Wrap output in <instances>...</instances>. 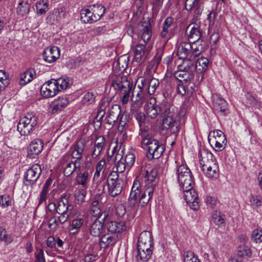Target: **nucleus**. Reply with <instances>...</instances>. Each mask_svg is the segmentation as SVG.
<instances>
[{
    "instance_id": "nucleus-1",
    "label": "nucleus",
    "mask_w": 262,
    "mask_h": 262,
    "mask_svg": "<svg viewBox=\"0 0 262 262\" xmlns=\"http://www.w3.org/2000/svg\"><path fill=\"white\" fill-rule=\"evenodd\" d=\"M191 45L187 42H181V72H192L193 60L200 54L198 50L192 52Z\"/></svg>"
},
{
    "instance_id": "nucleus-2",
    "label": "nucleus",
    "mask_w": 262,
    "mask_h": 262,
    "mask_svg": "<svg viewBox=\"0 0 262 262\" xmlns=\"http://www.w3.org/2000/svg\"><path fill=\"white\" fill-rule=\"evenodd\" d=\"M111 86L122 95V103L123 104H126L128 101L133 88V84L127 78L123 76H116L113 79Z\"/></svg>"
},
{
    "instance_id": "nucleus-3",
    "label": "nucleus",
    "mask_w": 262,
    "mask_h": 262,
    "mask_svg": "<svg viewBox=\"0 0 262 262\" xmlns=\"http://www.w3.org/2000/svg\"><path fill=\"white\" fill-rule=\"evenodd\" d=\"M140 135L142 143L147 146L148 158L152 159L160 157L164 151L163 145H160L158 140L152 139L151 135L147 134L145 130Z\"/></svg>"
},
{
    "instance_id": "nucleus-4",
    "label": "nucleus",
    "mask_w": 262,
    "mask_h": 262,
    "mask_svg": "<svg viewBox=\"0 0 262 262\" xmlns=\"http://www.w3.org/2000/svg\"><path fill=\"white\" fill-rule=\"evenodd\" d=\"M37 124V117L33 113H28L20 119L17 130L21 135L26 136L35 129Z\"/></svg>"
},
{
    "instance_id": "nucleus-5",
    "label": "nucleus",
    "mask_w": 262,
    "mask_h": 262,
    "mask_svg": "<svg viewBox=\"0 0 262 262\" xmlns=\"http://www.w3.org/2000/svg\"><path fill=\"white\" fill-rule=\"evenodd\" d=\"M141 82L137 85H135L132 92L131 100L135 103L142 104L144 102L147 96L148 91L147 85L144 83L145 79L143 77L140 78L137 82Z\"/></svg>"
},
{
    "instance_id": "nucleus-6",
    "label": "nucleus",
    "mask_w": 262,
    "mask_h": 262,
    "mask_svg": "<svg viewBox=\"0 0 262 262\" xmlns=\"http://www.w3.org/2000/svg\"><path fill=\"white\" fill-rule=\"evenodd\" d=\"M208 141L211 146H214L216 151L223 150L226 145L225 135L220 130L211 132L208 136Z\"/></svg>"
},
{
    "instance_id": "nucleus-7",
    "label": "nucleus",
    "mask_w": 262,
    "mask_h": 262,
    "mask_svg": "<svg viewBox=\"0 0 262 262\" xmlns=\"http://www.w3.org/2000/svg\"><path fill=\"white\" fill-rule=\"evenodd\" d=\"M81 164V162L70 159L69 155H64L60 160V165L63 168V174L66 177H69L74 172L79 171Z\"/></svg>"
},
{
    "instance_id": "nucleus-8",
    "label": "nucleus",
    "mask_w": 262,
    "mask_h": 262,
    "mask_svg": "<svg viewBox=\"0 0 262 262\" xmlns=\"http://www.w3.org/2000/svg\"><path fill=\"white\" fill-rule=\"evenodd\" d=\"M173 111L174 107L171 106L168 110H165L162 113V122L161 127L162 129H167L170 127L171 129H172V131L174 132L173 127L176 122H173V120L175 121L176 118H179V116L180 114V111L177 110V113L175 116L174 114H171Z\"/></svg>"
},
{
    "instance_id": "nucleus-9",
    "label": "nucleus",
    "mask_w": 262,
    "mask_h": 262,
    "mask_svg": "<svg viewBox=\"0 0 262 262\" xmlns=\"http://www.w3.org/2000/svg\"><path fill=\"white\" fill-rule=\"evenodd\" d=\"M183 198L190 209L198 210L200 208L198 194L193 188L183 191Z\"/></svg>"
},
{
    "instance_id": "nucleus-10",
    "label": "nucleus",
    "mask_w": 262,
    "mask_h": 262,
    "mask_svg": "<svg viewBox=\"0 0 262 262\" xmlns=\"http://www.w3.org/2000/svg\"><path fill=\"white\" fill-rule=\"evenodd\" d=\"M41 172L40 166L35 164L30 167L25 172L24 179L26 185H31L35 183Z\"/></svg>"
},
{
    "instance_id": "nucleus-11",
    "label": "nucleus",
    "mask_w": 262,
    "mask_h": 262,
    "mask_svg": "<svg viewBox=\"0 0 262 262\" xmlns=\"http://www.w3.org/2000/svg\"><path fill=\"white\" fill-rule=\"evenodd\" d=\"M73 206L69 204V200L66 197H62L58 202L57 213L62 216V219H68L71 214Z\"/></svg>"
},
{
    "instance_id": "nucleus-12",
    "label": "nucleus",
    "mask_w": 262,
    "mask_h": 262,
    "mask_svg": "<svg viewBox=\"0 0 262 262\" xmlns=\"http://www.w3.org/2000/svg\"><path fill=\"white\" fill-rule=\"evenodd\" d=\"M111 176L114 178H111V181H113L112 184L108 183V188L110 194L113 196L115 197L119 194L122 190L123 188V181L118 179L117 173L116 172H112Z\"/></svg>"
},
{
    "instance_id": "nucleus-13",
    "label": "nucleus",
    "mask_w": 262,
    "mask_h": 262,
    "mask_svg": "<svg viewBox=\"0 0 262 262\" xmlns=\"http://www.w3.org/2000/svg\"><path fill=\"white\" fill-rule=\"evenodd\" d=\"M53 79L45 82L41 87L40 93L46 98L54 96L60 91L58 86L54 83Z\"/></svg>"
},
{
    "instance_id": "nucleus-14",
    "label": "nucleus",
    "mask_w": 262,
    "mask_h": 262,
    "mask_svg": "<svg viewBox=\"0 0 262 262\" xmlns=\"http://www.w3.org/2000/svg\"><path fill=\"white\" fill-rule=\"evenodd\" d=\"M198 159L201 169H204V166L216 161L213 155L207 149L201 148L198 154Z\"/></svg>"
},
{
    "instance_id": "nucleus-15",
    "label": "nucleus",
    "mask_w": 262,
    "mask_h": 262,
    "mask_svg": "<svg viewBox=\"0 0 262 262\" xmlns=\"http://www.w3.org/2000/svg\"><path fill=\"white\" fill-rule=\"evenodd\" d=\"M88 164V162L86 163L84 169L80 170L79 171L76 172L77 176L75 178V181L78 184L81 185L83 187L87 185L88 182L93 172V168H89Z\"/></svg>"
},
{
    "instance_id": "nucleus-16",
    "label": "nucleus",
    "mask_w": 262,
    "mask_h": 262,
    "mask_svg": "<svg viewBox=\"0 0 262 262\" xmlns=\"http://www.w3.org/2000/svg\"><path fill=\"white\" fill-rule=\"evenodd\" d=\"M43 146V143L41 140H34L28 148V157L31 159L35 158L42 150Z\"/></svg>"
},
{
    "instance_id": "nucleus-17",
    "label": "nucleus",
    "mask_w": 262,
    "mask_h": 262,
    "mask_svg": "<svg viewBox=\"0 0 262 262\" xmlns=\"http://www.w3.org/2000/svg\"><path fill=\"white\" fill-rule=\"evenodd\" d=\"M150 50L149 46L146 47L142 43L137 45L134 49L135 61L139 62H143L146 59Z\"/></svg>"
},
{
    "instance_id": "nucleus-18",
    "label": "nucleus",
    "mask_w": 262,
    "mask_h": 262,
    "mask_svg": "<svg viewBox=\"0 0 262 262\" xmlns=\"http://www.w3.org/2000/svg\"><path fill=\"white\" fill-rule=\"evenodd\" d=\"M121 113V107L118 104H114L108 110L105 121L110 125H113L119 119Z\"/></svg>"
},
{
    "instance_id": "nucleus-19",
    "label": "nucleus",
    "mask_w": 262,
    "mask_h": 262,
    "mask_svg": "<svg viewBox=\"0 0 262 262\" xmlns=\"http://www.w3.org/2000/svg\"><path fill=\"white\" fill-rule=\"evenodd\" d=\"M85 147V144L82 141H78L72 145L71 149V157L75 161L81 162Z\"/></svg>"
},
{
    "instance_id": "nucleus-20",
    "label": "nucleus",
    "mask_w": 262,
    "mask_h": 262,
    "mask_svg": "<svg viewBox=\"0 0 262 262\" xmlns=\"http://www.w3.org/2000/svg\"><path fill=\"white\" fill-rule=\"evenodd\" d=\"M186 33L190 43H194L201 37V32L197 24H190L187 28Z\"/></svg>"
},
{
    "instance_id": "nucleus-21",
    "label": "nucleus",
    "mask_w": 262,
    "mask_h": 262,
    "mask_svg": "<svg viewBox=\"0 0 262 262\" xmlns=\"http://www.w3.org/2000/svg\"><path fill=\"white\" fill-rule=\"evenodd\" d=\"M60 56L59 49L57 47L46 49L43 52V59L49 63L53 62Z\"/></svg>"
},
{
    "instance_id": "nucleus-22",
    "label": "nucleus",
    "mask_w": 262,
    "mask_h": 262,
    "mask_svg": "<svg viewBox=\"0 0 262 262\" xmlns=\"http://www.w3.org/2000/svg\"><path fill=\"white\" fill-rule=\"evenodd\" d=\"M194 183L190 170L186 169L183 174H181V190L183 191L193 188Z\"/></svg>"
},
{
    "instance_id": "nucleus-23",
    "label": "nucleus",
    "mask_w": 262,
    "mask_h": 262,
    "mask_svg": "<svg viewBox=\"0 0 262 262\" xmlns=\"http://www.w3.org/2000/svg\"><path fill=\"white\" fill-rule=\"evenodd\" d=\"M213 108L217 113H224L227 110V103L217 95L212 96Z\"/></svg>"
},
{
    "instance_id": "nucleus-24",
    "label": "nucleus",
    "mask_w": 262,
    "mask_h": 262,
    "mask_svg": "<svg viewBox=\"0 0 262 262\" xmlns=\"http://www.w3.org/2000/svg\"><path fill=\"white\" fill-rule=\"evenodd\" d=\"M154 191V185L146 187L140 198L138 205V207H143L148 204L150 199L152 197Z\"/></svg>"
},
{
    "instance_id": "nucleus-25",
    "label": "nucleus",
    "mask_w": 262,
    "mask_h": 262,
    "mask_svg": "<svg viewBox=\"0 0 262 262\" xmlns=\"http://www.w3.org/2000/svg\"><path fill=\"white\" fill-rule=\"evenodd\" d=\"M137 245H140L142 248H145V246L154 248L151 233L148 231H144L141 232L139 235Z\"/></svg>"
},
{
    "instance_id": "nucleus-26",
    "label": "nucleus",
    "mask_w": 262,
    "mask_h": 262,
    "mask_svg": "<svg viewBox=\"0 0 262 262\" xmlns=\"http://www.w3.org/2000/svg\"><path fill=\"white\" fill-rule=\"evenodd\" d=\"M204 174L209 178H217L219 176V167L217 161L212 162L202 169Z\"/></svg>"
},
{
    "instance_id": "nucleus-27",
    "label": "nucleus",
    "mask_w": 262,
    "mask_h": 262,
    "mask_svg": "<svg viewBox=\"0 0 262 262\" xmlns=\"http://www.w3.org/2000/svg\"><path fill=\"white\" fill-rule=\"evenodd\" d=\"M106 228L109 233L116 234L126 229V226L123 222L110 221L106 224Z\"/></svg>"
},
{
    "instance_id": "nucleus-28",
    "label": "nucleus",
    "mask_w": 262,
    "mask_h": 262,
    "mask_svg": "<svg viewBox=\"0 0 262 262\" xmlns=\"http://www.w3.org/2000/svg\"><path fill=\"white\" fill-rule=\"evenodd\" d=\"M117 238L118 236L116 234L112 235L109 232L104 234L100 239V246L104 248L113 246L116 244Z\"/></svg>"
},
{
    "instance_id": "nucleus-29",
    "label": "nucleus",
    "mask_w": 262,
    "mask_h": 262,
    "mask_svg": "<svg viewBox=\"0 0 262 262\" xmlns=\"http://www.w3.org/2000/svg\"><path fill=\"white\" fill-rule=\"evenodd\" d=\"M69 101L66 96L59 97L58 99H55L51 104L52 113H55L58 111L62 110L66 107L69 104Z\"/></svg>"
},
{
    "instance_id": "nucleus-30",
    "label": "nucleus",
    "mask_w": 262,
    "mask_h": 262,
    "mask_svg": "<svg viewBox=\"0 0 262 262\" xmlns=\"http://www.w3.org/2000/svg\"><path fill=\"white\" fill-rule=\"evenodd\" d=\"M103 229V224L98 219L89 226L90 233L94 237H99Z\"/></svg>"
},
{
    "instance_id": "nucleus-31",
    "label": "nucleus",
    "mask_w": 262,
    "mask_h": 262,
    "mask_svg": "<svg viewBox=\"0 0 262 262\" xmlns=\"http://www.w3.org/2000/svg\"><path fill=\"white\" fill-rule=\"evenodd\" d=\"M201 0H186L185 8L187 10L193 11L196 15H200L203 10Z\"/></svg>"
},
{
    "instance_id": "nucleus-32",
    "label": "nucleus",
    "mask_w": 262,
    "mask_h": 262,
    "mask_svg": "<svg viewBox=\"0 0 262 262\" xmlns=\"http://www.w3.org/2000/svg\"><path fill=\"white\" fill-rule=\"evenodd\" d=\"M145 247L146 248H142L140 245H137V257H139L142 260L146 261L152 255L153 248L146 246Z\"/></svg>"
},
{
    "instance_id": "nucleus-33",
    "label": "nucleus",
    "mask_w": 262,
    "mask_h": 262,
    "mask_svg": "<svg viewBox=\"0 0 262 262\" xmlns=\"http://www.w3.org/2000/svg\"><path fill=\"white\" fill-rule=\"evenodd\" d=\"M157 176V171L155 169H150V171L147 170L144 176V181L146 183V187L152 185L156 186V178Z\"/></svg>"
},
{
    "instance_id": "nucleus-34",
    "label": "nucleus",
    "mask_w": 262,
    "mask_h": 262,
    "mask_svg": "<svg viewBox=\"0 0 262 262\" xmlns=\"http://www.w3.org/2000/svg\"><path fill=\"white\" fill-rule=\"evenodd\" d=\"M36 75L35 71L34 69H29L21 74L19 79V84L25 85L31 82Z\"/></svg>"
},
{
    "instance_id": "nucleus-35",
    "label": "nucleus",
    "mask_w": 262,
    "mask_h": 262,
    "mask_svg": "<svg viewBox=\"0 0 262 262\" xmlns=\"http://www.w3.org/2000/svg\"><path fill=\"white\" fill-rule=\"evenodd\" d=\"M93 15V20L97 21L103 15L105 12V8L101 4H95L90 6Z\"/></svg>"
},
{
    "instance_id": "nucleus-36",
    "label": "nucleus",
    "mask_w": 262,
    "mask_h": 262,
    "mask_svg": "<svg viewBox=\"0 0 262 262\" xmlns=\"http://www.w3.org/2000/svg\"><path fill=\"white\" fill-rule=\"evenodd\" d=\"M142 192L139 181L135 180L133 183L129 196L138 200Z\"/></svg>"
},
{
    "instance_id": "nucleus-37",
    "label": "nucleus",
    "mask_w": 262,
    "mask_h": 262,
    "mask_svg": "<svg viewBox=\"0 0 262 262\" xmlns=\"http://www.w3.org/2000/svg\"><path fill=\"white\" fill-rule=\"evenodd\" d=\"M202 252L204 253V258L210 261L219 257L217 252L210 247H204L202 249Z\"/></svg>"
},
{
    "instance_id": "nucleus-38",
    "label": "nucleus",
    "mask_w": 262,
    "mask_h": 262,
    "mask_svg": "<svg viewBox=\"0 0 262 262\" xmlns=\"http://www.w3.org/2000/svg\"><path fill=\"white\" fill-rule=\"evenodd\" d=\"M163 55V51L158 50L152 60L149 63L148 68L150 70L155 71L160 63Z\"/></svg>"
},
{
    "instance_id": "nucleus-39",
    "label": "nucleus",
    "mask_w": 262,
    "mask_h": 262,
    "mask_svg": "<svg viewBox=\"0 0 262 262\" xmlns=\"http://www.w3.org/2000/svg\"><path fill=\"white\" fill-rule=\"evenodd\" d=\"M61 216H59L58 217L55 215H53L50 218L48 221V226L51 230H55L57 227L59 226V224H63L65 223L68 220L64 219V220L62 219Z\"/></svg>"
},
{
    "instance_id": "nucleus-40",
    "label": "nucleus",
    "mask_w": 262,
    "mask_h": 262,
    "mask_svg": "<svg viewBox=\"0 0 262 262\" xmlns=\"http://www.w3.org/2000/svg\"><path fill=\"white\" fill-rule=\"evenodd\" d=\"M143 29L142 30V39L146 42L151 38L152 35L150 25L148 23L144 22L142 24Z\"/></svg>"
},
{
    "instance_id": "nucleus-41",
    "label": "nucleus",
    "mask_w": 262,
    "mask_h": 262,
    "mask_svg": "<svg viewBox=\"0 0 262 262\" xmlns=\"http://www.w3.org/2000/svg\"><path fill=\"white\" fill-rule=\"evenodd\" d=\"M161 111V108L158 105H155L151 102L147 105L146 113L151 118H156Z\"/></svg>"
},
{
    "instance_id": "nucleus-42",
    "label": "nucleus",
    "mask_w": 262,
    "mask_h": 262,
    "mask_svg": "<svg viewBox=\"0 0 262 262\" xmlns=\"http://www.w3.org/2000/svg\"><path fill=\"white\" fill-rule=\"evenodd\" d=\"M212 222L219 227L225 226V215L221 213V212L215 211L212 215Z\"/></svg>"
},
{
    "instance_id": "nucleus-43",
    "label": "nucleus",
    "mask_w": 262,
    "mask_h": 262,
    "mask_svg": "<svg viewBox=\"0 0 262 262\" xmlns=\"http://www.w3.org/2000/svg\"><path fill=\"white\" fill-rule=\"evenodd\" d=\"M48 6V0H41L37 2L36 4L37 13L40 15L45 14L49 9Z\"/></svg>"
},
{
    "instance_id": "nucleus-44",
    "label": "nucleus",
    "mask_w": 262,
    "mask_h": 262,
    "mask_svg": "<svg viewBox=\"0 0 262 262\" xmlns=\"http://www.w3.org/2000/svg\"><path fill=\"white\" fill-rule=\"evenodd\" d=\"M81 19L84 23H92L93 20V15L90 9H82L80 13Z\"/></svg>"
},
{
    "instance_id": "nucleus-45",
    "label": "nucleus",
    "mask_w": 262,
    "mask_h": 262,
    "mask_svg": "<svg viewBox=\"0 0 262 262\" xmlns=\"http://www.w3.org/2000/svg\"><path fill=\"white\" fill-rule=\"evenodd\" d=\"M30 4L26 1H21L18 5L16 8L18 14L24 16L29 13L30 11Z\"/></svg>"
},
{
    "instance_id": "nucleus-46",
    "label": "nucleus",
    "mask_w": 262,
    "mask_h": 262,
    "mask_svg": "<svg viewBox=\"0 0 262 262\" xmlns=\"http://www.w3.org/2000/svg\"><path fill=\"white\" fill-rule=\"evenodd\" d=\"M101 171L97 169L96 168V171L94 173L93 180L94 181H98V182H97L98 184L97 189L98 191L99 192V194L103 193L104 192L105 190V182L104 181H100L98 180L100 176V172Z\"/></svg>"
},
{
    "instance_id": "nucleus-47",
    "label": "nucleus",
    "mask_w": 262,
    "mask_h": 262,
    "mask_svg": "<svg viewBox=\"0 0 262 262\" xmlns=\"http://www.w3.org/2000/svg\"><path fill=\"white\" fill-rule=\"evenodd\" d=\"M209 63L208 59L205 57L200 58L196 62L195 69L199 72L206 70Z\"/></svg>"
},
{
    "instance_id": "nucleus-48",
    "label": "nucleus",
    "mask_w": 262,
    "mask_h": 262,
    "mask_svg": "<svg viewBox=\"0 0 262 262\" xmlns=\"http://www.w3.org/2000/svg\"><path fill=\"white\" fill-rule=\"evenodd\" d=\"M147 85V90L148 93L151 95H153L154 93L156 91V90L157 88V86L159 84V81L158 79L156 78H152L149 82L147 81L145 79V82Z\"/></svg>"
},
{
    "instance_id": "nucleus-49",
    "label": "nucleus",
    "mask_w": 262,
    "mask_h": 262,
    "mask_svg": "<svg viewBox=\"0 0 262 262\" xmlns=\"http://www.w3.org/2000/svg\"><path fill=\"white\" fill-rule=\"evenodd\" d=\"M128 58L125 56L120 57L114 66L118 68L120 71H124L128 65Z\"/></svg>"
},
{
    "instance_id": "nucleus-50",
    "label": "nucleus",
    "mask_w": 262,
    "mask_h": 262,
    "mask_svg": "<svg viewBox=\"0 0 262 262\" xmlns=\"http://www.w3.org/2000/svg\"><path fill=\"white\" fill-rule=\"evenodd\" d=\"M53 81L55 82V85L60 88V91L67 89L70 84L69 79L63 77L59 78L57 80L53 79Z\"/></svg>"
},
{
    "instance_id": "nucleus-51",
    "label": "nucleus",
    "mask_w": 262,
    "mask_h": 262,
    "mask_svg": "<svg viewBox=\"0 0 262 262\" xmlns=\"http://www.w3.org/2000/svg\"><path fill=\"white\" fill-rule=\"evenodd\" d=\"M91 213L94 216L102 215L101 210L100 208L99 202L97 200L94 201L92 203Z\"/></svg>"
},
{
    "instance_id": "nucleus-52",
    "label": "nucleus",
    "mask_w": 262,
    "mask_h": 262,
    "mask_svg": "<svg viewBox=\"0 0 262 262\" xmlns=\"http://www.w3.org/2000/svg\"><path fill=\"white\" fill-rule=\"evenodd\" d=\"M237 255L242 257H249L251 255L250 249L246 246L242 245L238 247Z\"/></svg>"
},
{
    "instance_id": "nucleus-53",
    "label": "nucleus",
    "mask_w": 262,
    "mask_h": 262,
    "mask_svg": "<svg viewBox=\"0 0 262 262\" xmlns=\"http://www.w3.org/2000/svg\"><path fill=\"white\" fill-rule=\"evenodd\" d=\"M251 238L256 243L262 242V228L257 227L252 232Z\"/></svg>"
},
{
    "instance_id": "nucleus-54",
    "label": "nucleus",
    "mask_w": 262,
    "mask_h": 262,
    "mask_svg": "<svg viewBox=\"0 0 262 262\" xmlns=\"http://www.w3.org/2000/svg\"><path fill=\"white\" fill-rule=\"evenodd\" d=\"M184 73H181V78H183V80H181V85H182L183 90L184 92V94L186 93V89L185 84L188 81H189L191 78L192 77V72H182Z\"/></svg>"
},
{
    "instance_id": "nucleus-55",
    "label": "nucleus",
    "mask_w": 262,
    "mask_h": 262,
    "mask_svg": "<svg viewBox=\"0 0 262 262\" xmlns=\"http://www.w3.org/2000/svg\"><path fill=\"white\" fill-rule=\"evenodd\" d=\"M183 262H200V261L194 255L193 252L187 251L183 255Z\"/></svg>"
},
{
    "instance_id": "nucleus-56",
    "label": "nucleus",
    "mask_w": 262,
    "mask_h": 262,
    "mask_svg": "<svg viewBox=\"0 0 262 262\" xmlns=\"http://www.w3.org/2000/svg\"><path fill=\"white\" fill-rule=\"evenodd\" d=\"M51 183L52 181L50 179H49L46 181L40 195L39 204L46 200L48 189V187L51 185Z\"/></svg>"
},
{
    "instance_id": "nucleus-57",
    "label": "nucleus",
    "mask_w": 262,
    "mask_h": 262,
    "mask_svg": "<svg viewBox=\"0 0 262 262\" xmlns=\"http://www.w3.org/2000/svg\"><path fill=\"white\" fill-rule=\"evenodd\" d=\"M12 201L10 196L7 194L0 196V206L5 208L11 205Z\"/></svg>"
},
{
    "instance_id": "nucleus-58",
    "label": "nucleus",
    "mask_w": 262,
    "mask_h": 262,
    "mask_svg": "<svg viewBox=\"0 0 262 262\" xmlns=\"http://www.w3.org/2000/svg\"><path fill=\"white\" fill-rule=\"evenodd\" d=\"M83 218L78 217V218L74 219L72 221L71 230H72L73 229H76V231L74 232V233L77 232L78 231L80 228V227L83 225Z\"/></svg>"
},
{
    "instance_id": "nucleus-59",
    "label": "nucleus",
    "mask_w": 262,
    "mask_h": 262,
    "mask_svg": "<svg viewBox=\"0 0 262 262\" xmlns=\"http://www.w3.org/2000/svg\"><path fill=\"white\" fill-rule=\"evenodd\" d=\"M86 194V191L84 189H79L75 193L76 200L80 203L84 201Z\"/></svg>"
},
{
    "instance_id": "nucleus-60",
    "label": "nucleus",
    "mask_w": 262,
    "mask_h": 262,
    "mask_svg": "<svg viewBox=\"0 0 262 262\" xmlns=\"http://www.w3.org/2000/svg\"><path fill=\"white\" fill-rule=\"evenodd\" d=\"M95 101V97L93 93L87 92L84 95L82 102L85 104H89L93 103Z\"/></svg>"
},
{
    "instance_id": "nucleus-61",
    "label": "nucleus",
    "mask_w": 262,
    "mask_h": 262,
    "mask_svg": "<svg viewBox=\"0 0 262 262\" xmlns=\"http://www.w3.org/2000/svg\"><path fill=\"white\" fill-rule=\"evenodd\" d=\"M180 77V73L178 70L176 71L174 73L173 77L171 78L172 81L173 82L174 84L177 85V93H180V79L179 78Z\"/></svg>"
},
{
    "instance_id": "nucleus-62",
    "label": "nucleus",
    "mask_w": 262,
    "mask_h": 262,
    "mask_svg": "<svg viewBox=\"0 0 262 262\" xmlns=\"http://www.w3.org/2000/svg\"><path fill=\"white\" fill-rule=\"evenodd\" d=\"M135 156L133 153H129L126 155L124 162L127 166L131 167L135 163Z\"/></svg>"
},
{
    "instance_id": "nucleus-63",
    "label": "nucleus",
    "mask_w": 262,
    "mask_h": 262,
    "mask_svg": "<svg viewBox=\"0 0 262 262\" xmlns=\"http://www.w3.org/2000/svg\"><path fill=\"white\" fill-rule=\"evenodd\" d=\"M250 202L253 206H260L262 203V198L259 195H252L250 199Z\"/></svg>"
},
{
    "instance_id": "nucleus-64",
    "label": "nucleus",
    "mask_w": 262,
    "mask_h": 262,
    "mask_svg": "<svg viewBox=\"0 0 262 262\" xmlns=\"http://www.w3.org/2000/svg\"><path fill=\"white\" fill-rule=\"evenodd\" d=\"M34 262H46L43 250L42 249L38 250V253L35 254Z\"/></svg>"
}]
</instances>
